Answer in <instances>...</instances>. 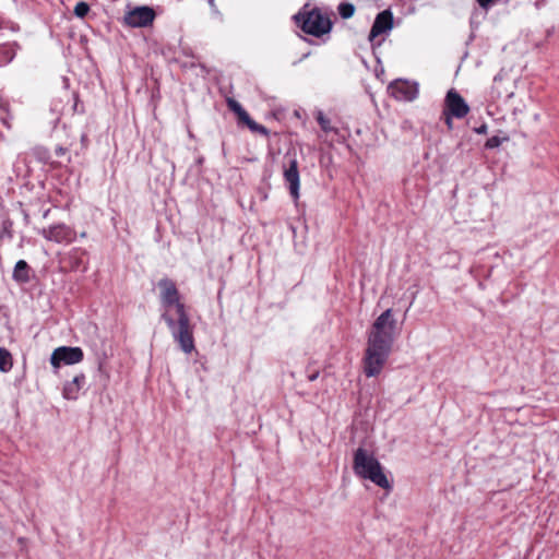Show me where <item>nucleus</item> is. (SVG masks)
<instances>
[{"instance_id": "nucleus-27", "label": "nucleus", "mask_w": 559, "mask_h": 559, "mask_svg": "<svg viewBox=\"0 0 559 559\" xmlns=\"http://www.w3.org/2000/svg\"><path fill=\"white\" fill-rule=\"evenodd\" d=\"M85 140H86V135H85V134H83V135H82V142H85Z\"/></svg>"}, {"instance_id": "nucleus-13", "label": "nucleus", "mask_w": 559, "mask_h": 559, "mask_svg": "<svg viewBox=\"0 0 559 559\" xmlns=\"http://www.w3.org/2000/svg\"><path fill=\"white\" fill-rule=\"evenodd\" d=\"M21 46L16 41L0 44V67H4L13 61Z\"/></svg>"}, {"instance_id": "nucleus-25", "label": "nucleus", "mask_w": 559, "mask_h": 559, "mask_svg": "<svg viewBox=\"0 0 559 559\" xmlns=\"http://www.w3.org/2000/svg\"><path fill=\"white\" fill-rule=\"evenodd\" d=\"M317 377H318V373H314V374H312V376H310V377H309V380H310V381H313V380H316V379H317Z\"/></svg>"}, {"instance_id": "nucleus-1", "label": "nucleus", "mask_w": 559, "mask_h": 559, "mask_svg": "<svg viewBox=\"0 0 559 559\" xmlns=\"http://www.w3.org/2000/svg\"><path fill=\"white\" fill-rule=\"evenodd\" d=\"M160 290V304L165 311L162 319L168 326L174 341L185 354H191L195 349L193 325L185 304L180 300V294L176 283L164 277L158 282Z\"/></svg>"}, {"instance_id": "nucleus-20", "label": "nucleus", "mask_w": 559, "mask_h": 559, "mask_svg": "<svg viewBox=\"0 0 559 559\" xmlns=\"http://www.w3.org/2000/svg\"><path fill=\"white\" fill-rule=\"evenodd\" d=\"M508 140H509L508 136L500 138L498 135H493L486 141L485 147L488 150H492V148L500 146L502 144V142L508 141Z\"/></svg>"}, {"instance_id": "nucleus-8", "label": "nucleus", "mask_w": 559, "mask_h": 559, "mask_svg": "<svg viewBox=\"0 0 559 559\" xmlns=\"http://www.w3.org/2000/svg\"><path fill=\"white\" fill-rule=\"evenodd\" d=\"M390 94L397 100L412 102L418 96V85L407 80H395L389 85Z\"/></svg>"}, {"instance_id": "nucleus-11", "label": "nucleus", "mask_w": 559, "mask_h": 559, "mask_svg": "<svg viewBox=\"0 0 559 559\" xmlns=\"http://www.w3.org/2000/svg\"><path fill=\"white\" fill-rule=\"evenodd\" d=\"M393 27V14L389 10L380 12L371 26L369 40L373 41L379 35L389 32Z\"/></svg>"}, {"instance_id": "nucleus-14", "label": "nucleus", "mask_w": 559, "mask_h": 559, "mask_svg": "<svg viewBox=\"0 0 559 559\" xmlns=\"http://www.w3.org/2000/svg\"><path fill=\"white\" fill-rule=\"evenodd\" d=\"M12 277L19 283H27L29 281V267L26 261L19 260L15 263Z\"/></svg>"}, {"instance_id": "nucleus-3", "label": "nucleus", "mask_w": 559, "mask_h": 559, "mask_svg": "<svg viewBox=\"0 0 559 559\" xmlns=\"http://www.w3.org/2000/svg\"><path fill=\"white\" fill-rule=\"evenodd\" d=\"M353 471L357 477L370 480L382 489L390 490L392 488L379 460L365 448L360 447L355 451Z\"/></svg>"}, {"instance_id": "nucleus-15", "label": "nucleus", "mask_w": 559, "mask_h": 559, "mask_svg": "<svg viewBox=\"0 0 559 559\" xmlns=\"http://www.w3.org/2000/svg\"><path fill=\"white\" fill-rule=\"evenodd\" d=\"M13 367L12 355L4 348L0 347V371L9 372Z\"/></svg>"}, {"instance_id": "nucleus-2", "label": "nucleus", "mask_w": 559, "mask_h": 559, "mask_svg": "<svg viewBox=\"0 0 559 559\" xmlns=\"http://www.w3.org/2000/svg\"><path fill=\"white\" fill-rule=\"evenodd\" d=\"M396 334L397 322L393 310L386 309L374 320L368 333L362 359L366 377H376L382 371L392 352Z\"/></svg>"}, {"instance_id": "nucleus-23", "label": "nucleus", "mask_w": 559, "mask_h": 559, "mask_svg": "<svg viewBox=\"0 0 559 559\" xmlns=\"http://www.w3.org/2000/svg\"><path fill=\"white\" fill-rule=\"evenodd\" d=\"M66 151H67V150H66L64 147H62V146H58V147L56 148V155H57V156H62V155H64V154H66Z\"/></svg>"}, {"instance_id": "nucleus-22", "label": "nucleus", "mask_w": 559, "mask_h": 559, "mask_svg": "<svg viewBox=\"0 0 559 559\" xmlns=\"http://www.w3.org/2000/svg\"><path fill=\"white\" fill-rule=\"evenodd\" d=\"M443 116H444V120H445L448 128L452 129V118H454V116H450L449 112H444V111H443Z\"/></svg>"}, {"instance_id": "nucleus-7", "label": "nucleus", "mask_w": 559, "mask_h": 559, "mask_svg": "<svg viewBox=\"0 0 559 559\" xmlns=\"http://www.w3.org/2000/svg\"><path fill=\"white\" fill-rule=\"evenodd\" d=\"M443 111L456 119H462L469 112V106L454 88H451L447 93Z\"/></svg>"}, {"instance_id": "nucleus-24", "label": "nucleus", "mask_w": 559, "mask_h": 559, "mask_svg": "<svg viewBox=\"0 0 559 559\" xmlns=\"http://www.w3.org/2000/svg\"><path fill=\"white\" fill-rule=\"evenodd\" d=\"M486 131H487V127L485 124H483L476 129V132L479 134L486 133Z\"/></svg>"}, {"instance_id": "nucleus-6", "label": "nucleus", "mask_w": 559, "mask_h": 559, "mask_svg": "<svg viewBox=\"0 0 559 559\" xmlns=\"http://www.w3.org/2000/svg\"><path fill=\"white\" fill-rule=\"evenodd\" d=\"M84 354L80 347L61 346L56 348L50 356V364L59 367L61 364L74 365L83 360Z\"/></svg>"}, {"instance_id": "nucleus-19", "label": "nucleus", "mask_w": 559, "mask_h": 559, "mask_svg": "<svg viewBox=\"0 0 559 559\" xmlns=\"http://www.w3.org/2000/svg\"><path fill=\"white\" fill-rule=\"evenodd\" d=\"M337 10L342 19H349L355 13V7L349 2H341L337 7Z\"/></svg>"}, {"instance_id": "nucleus-4", "label": "nucleus", "mask_w": 559, "mask_h": 559, "mask_svg": "<svg viewBox=\"0 0 559 559\" xmlns=\"http://www.w3.org/2000/svg\"><path fill=\"white\" fill-rule=\"evenodd\" d=\"M300 28L314 37H321L331 32L332 22L329 16L314 8L306 13L299 12L294 16Z\"/></svg>"}, {"instance_id": "nucleus-18", "label": "nucleus", "mask_w": 559, "mask_h": 559, "mask_svg": "<svg viewBox=\"0 0 559 559\" xmlns=\"http://www.w3.org/2000/svg\"><path fill=\"white\" fill-rule=\"evenodd\" d=\"M318 123L320 124L321 129L325 132H337L335 128L331 126V121L329 118H326L322 111H318L316 117Z\"/></svg>"}, {"instance_id": "nucleus-26", "label": "nucleus", "mask_w": 559, "mask_h": 559, "mask_svg": "<svg viewBox=\"0 0 559 559\" xmlns=\"http://www.w3.org/2000/svg\"><path fill=\"white\" fill-rule=\"evenodd\" d=\"M78 100H79L78 95H75V103H74V106H73L74 110H76V108H78Z\"/></svg>"}, {"instance_id": "nucleus-21", "label": "nucleus", "mask_w": 559, "mask_h": 559, "mask_svg": "<svg viewBox=\"0 0 559 559\" xmlns=\"http://www.w3.org/2000/svg\"><path fill=\"white\" fill-rule=\"evenodd\" d=\"M90 11V5L86 2H78L74 7V14L78 17H84Z\"/></svg>"}, {"instance_id": "nucleus-16", "label": "nucleus", "mask_w": 559, "mask_h": 559, "mask_svg": "<svg viewBox=\"0 0 559 559\" xmlns=\"http://www.w3.org/2000/svg\"><path fill=\"white\" fill-rule=\"evenodd\" d=\"M227 106L231 111H234L237 115L240 122H243V120H246L249 117V114L243 109V107L240 105V103H238L236 99L228 98Z\"/></svg>"}, {"instance_id": "nucleus-5", "label": "nucleus", "mask_w": 559, "mask_h": 559, "mask_svg": "<svg viewBox=\"0 0 559 559\" xmlns=\"http://www.w3.org/2000/svg\"><path fill=\"white\" fill-rule=\"evenodd\" d=\"M156 13L147 5L135 7L126 12L123 23L130 27H147L153 24Z\"/></svg>"}, {"instance_id": "nucleus-10", "label": "nucleus", "mask_w": 559, "mask_h": 559, "mask_svg": "<svg viewBox=\"0 0 559 559\" xmlns=\"http://www.w3.org/2000/svg\"><path fill=\"white\" fill-rule=\"evenodd\" d=\"M284 179L288 186L290 195L297 201L299 199L300 177L296 158L289 159L288 165L285 166Z\"/></svg>"}, {"instance_id": "nucleus-17", "label": "nucleus", "mask_w": 559, "mask_h": 559, "mask_svg": "<svg viewBox=\"0 0 559 559\" xmlns=\"http://www.w3.org/2000/svg\"><path fill=\"white\" fill-rule=\"evenodd\" d=\"M249 129L251 132L253 133H259L263 136H269L270 135V131L262 124L255 122L253 119H251V117L249 116L246 120H243V122Z\"/></svg>"}, {"instance_id": "nucleus-12", "label": "nucleus", "mask_w": 559, "mask_h": 559, "mask_svg": "<svg viewBox=\"0 0 559 559\" xmlns=\"http://www.w3.org/2000/svg\"><path fill=\"white\" fill-rule=\"evenodd\" d=\"M85 384V376L76 374L71 381L63 386V397L67 400H76L83 385Z\"/></svg>"}, {"instance_id": "nucleus-9", "label": "nucleus", "mask_w": 559, "mask_h": 559, "mask_svg": "<svg viewBox=\"0 0 559 559\" xmlns=\"http://www.w3.org/2000/svg\"><path fill=\"white\" fill-rule=\"evenodd\" d=\"M40 235L48 241L69 243L74 240L75 233L66 224H57L40 230Z\"/></svg>"}]
</instances>
